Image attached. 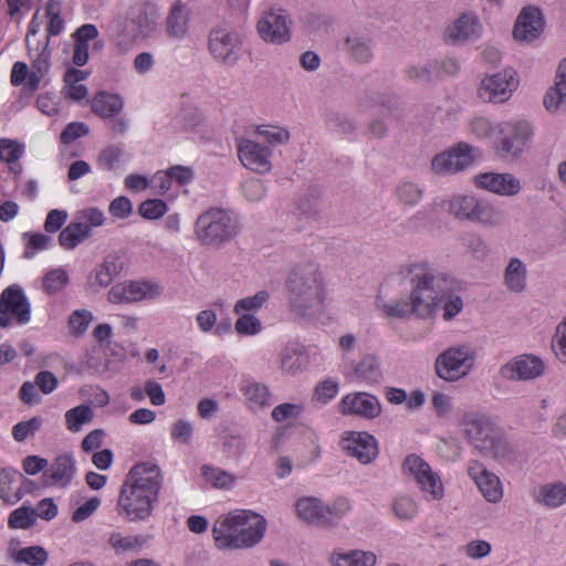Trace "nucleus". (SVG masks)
I'll use <instances>...</instances> for the list:
<instances>
[{
  "instance_id": "1",
  "label": "nucleus",
  "mask_w": 566,
  "mask_h": 566,
  "mask_svg": "<svg viewBox=\"0 0 566 566\" xmlns=\"http://www.w3.org/2000/svg\"><path fill=\"white\" fill-rule=\"evenodd\" d=\"M398 274L409 291L408 298L387 302L377 297V306L389 317H430L455 290V280L448 272L426 261L405 264Z\"/></svg>"
},
{
  "instance_id": "2",
  "label": "nucleus",
  "mask_w": 566,
  "mask_h": 566,
  "mask_svg": "<svg viewBox=\"0 0 566 566\" xmlns=\"http://www.w3.org/2000/svg\"><path fill=\"white\" fill-rule=\"evenodd\" d=\"M160 468L140 462L128 471L117 501L118 514L129 522L146 521L151 516L161 489Z\"/></svg>"
},
{
  "instance_id": "3",
  "label": "nucleus",
  "mask_w": 566,
  "mask_h": 566,
  "mask_svg": "<svg viewBox=\"0 0 566 566\" xmlns=\"http://www.w3.org/2000/svg\"><path fill=\"white\" fill-rule=\"evenodd\" d=\"M285 287L291 313L301 321L312 322L324 311L325 277L312 261L296 263L289 272Z\"/></svg>"
},
{
  "instance_id": "4",
  "label": "nucleus",
  "mask_w": 566,
  "mask_h": 566,
  "mask_svg": "<svg viewBox=\"0 0 566 566\" xmlns=\"http://www.w3.org/2000/svg\"><path fill=\"white\" fill-rule=\"evenodd\" d=\"M266 521L252 511H234L220 516L212 535L219 549H241L256 545L264 536Z\"/></svg>"
},
{
  "instance_id": "5",
  "label": "nucleus",
  "mask_w": 566,
  "mask_h": 566,
  "mask_svg": "<svg viewBox=\"0 0 566 566\" xmlns=\"http://www.w3.org/2000/svg\"><path fill=\"white\" fill-rule=\"evenodd\" d=\"M198 239L205 244H222L239 233V222L223 209L212 208L196 222Z\"/></svg>"
},
{
  "instance_id": "6",
  "label": "nucleus",
  "mask_w": 566,
  "mask_h": 566,
  "mask_svg": "<svg viewBox=\"0 0 566 566\" xmlns=\"http://www.w3.org/2000/svg\"><path fill=\"white\" fill-rule=\"evenodd\" d=\"M475 356V349L469 344L449 347L438 355L434 363L436 374L446 381L463 378L472 370Z\"/></svg>"
},
{
  "instance_id": "7",
  "label": "nucleus",
  "mask_w": 566,
  "mask_h": 566,
  "mask_svg": "<svg viewBox=\"0 0 566 566\" xmlns=\"http://www.w3.org/2000/svg\"><path fill=\"white\" fill-rule=\"evenodd\" d=\"M480 157L478 148L458 143L455 146L437 154L431 160V169L437 175H452L470 167Z\"/></svg>"
},
{
  "instance_id": "8",
  "label": "nucleus",
  "mask_w": 566,
  "mask_h": 566,
  "mask_svg": "<svg viewBox=\"0 0 566 566\" xmlns=\"http://www.w3.org/2000/svg\"><path fill=\"white\" fill-rule=\"evenodd\" d=\"M518 86L517 73L505 69L493 75H486L480 83L478 95L484 102L503 103L507 101Z\"/></svg>"
},
{
  "instance_id": "9",
  "label": "nucleus",
  "mask_w": 566,
  "mask_h": 566,
  "mask_svg": "<svg viewBox=\"0 0 566 566\" xmlns=\"http://www.w3.org/2000/svg\"><path fill=\"white\" fill-rule=\"evenodd\" d=\"M402 467L403 471L412 475L420 489L429 493L432 500L439 501L443 497L444 486L439 474L421 457L408 455Z\"/></svg>"
},
{
  "instance_id": "10",
  "label": "nucleus",
  "mask_w": 566,
  "mask_h": 566,
  "mask_svg": "<svg viewBox=\"0 0 566 566\" xmlns=\"http://www.w3.org/2000/svg\"><path fill=\"white\" fill-rule=\"evenodd\" d=\"M241 39L238 32L219 27L210 31L209 51L226 65L233 66L240 59Z\"/></svg>"
},
{
  "instance_id": "11",
  "label": "nucleus",
  "mask_w": 566,
  "mask_h": 566,
  "mask_svg": "<svg viewBox=\"0 0 566 566\" xmlns=\"http://www.w3.org/2000/svg\"><path fill=\"white\" fill-rule=\"evenodd\" d=\"M290 15L282 9H270L258 21L260 36L269 43L282 44L291 39Z\"/></svg>"
},
{
  "instance_id": "12",
  "label": "nucleus",
  "mask_w": 566,
  "mask_h": 566,
  "mask_svg": "<svg viewBox=\"0 0 566 566\" xmlns=\"http://www.w3.org/2000/svg\"><path fill=\"white\" fill-rule=\"evenodd\" d=\"M9 313L17 316L19 323L30 319V304L22 290L17 285L6 289L0 297V327H8L11 323Z\"/></svg>"
},
{
  "instance_id": "13",
  "label": "nucleus",
  "mask_w": 566,
  "mask_h": 566,
  "mask_svg": "<svg viewBox=\"0 0 566 566\" xmlns=\"http://www.w3.org/2000/svg\"><path fill=\"white\" fill-rule=\"evenodd\" d=\"M544 25V14L539 8L524 7L516 18L512 31L513 38L520 42H532L542 34Z\"/></svg>"
},
{
  "instance_id": "14",
  "label": "nucleus",
  "mask_w": 566,
  "mask_h": 566,
  "mask_svg": "<svg viewBox=\"0 0 566 566\" xmlns=\"http://www.w3.org/2000/svg\"><path fill=\"white\" fill-rule=\"evenodd\" d=\"M500 133L505 135L501 139L500 150L504 155H511L516 158L523 151L525 144L531 139L533 129L527 122L516 120L502 124Z\"/></svg>"
},
{
  "instance_id": "15",
  "label": "nucleus",
  "mask_w": 566,
  "mask_h": 566,
  "mask_svg": "<svg viewBox=\"0 0 566 566\" xmlns=\"http://www.w3.org/2000/svg\"><path fill=\"white\" fill-rule=\"evenodd\" d=\"M543 373V360L532 355L517 356L500 368V375L507 380H531Z\"/></svg>"
},
{
  "instance_id": "16",
  "label": "nucleus",
  "mask_w": 566,
  "mask_h": 566,
  "mask_svg": "<svg viewBox=\"0 0 566 566\" xmlns=\"http://www.w3.org/2000/svg\"><path fill=\"white\" fill-rule=\"evenodd\" d=\"M480 20L471 12L462 13L443 32V40L448 44H462L479 36Z\"/></svg>"
},
{
  "instance_id": "17",
  "label": "nucleus",
  "mask_w": 566,
  "mask_h": 566,
  "mask_svg": "<svg viewBox=\"0 0 566 566\" xmlns=\"http://www.w3.org/2000/svg\"><path fill=\"white\" fill-rule=\"evenodd\" d=\"M340 409L344 415L375 419L381 412V405L376 396L367 392H355L343 398Z\"/></svg>"
},
{
  "instance_id": "18",
  "label": "nucleus",
  "mask_w": 566,
  "mask_h": 566,
  "mask_svg": "<svg viewBox=\"0 0 566 566\" xmlns=\"http://www.w3.org/2000/svg\"><path fill=\"white\" fill-rule=\"evenodd\" d=\"M481 454L495 460H512L514 458V449L505 439L501 430L495 426L492 433L478 438L471 443Z\"/></svg>"
},
{
  "instance_id": "19",
  "label": "nucleus",
  "mask_w": 566,
  "mask_h": 566,
  "mask_svg": "<svg viewBox=\"0 0 566 566\" xmlns=\"http://www.w3.org/2000/svg\"><path fill=\"white\" fill-rule=\"evenodd\" d=\"M343 449L363 464L373 462L378 455L377 440L367 432H350L344 439Z\"/></svg>"
},
{
  "instance_id": "20",
  "label": "nucleus",
  "mask_w": 566,
  "mask_h": 566,
  "mask_svg": "<svg viewBox=\"0 0 566 566\" xmlns=\"http://www.w3.org/2000/svg\"><path fill=\"white\" fill-rule=\"evenodd\" d=\"M343 51L354 63L368 64L375 57V41L367 33L353 32L345 38Z\"/></svg>"
},
{
  "instance_id": "21",
  "label": "nucleus",
  "mask_w": 566,
  "mask_h": 566,
  "mask_svg": "<svg viewBox=\"0 0 566 566\" xmlns=\"http://www.w3.org/2000/svg\"><path fill=\"white\" fill-rule=\"evenodd\" d=\"M469 475L474 480L483 496L491 503H497L502 496L500 479L476 461L471 462L468 469Z\"/></svg>"
},
{
  "instance_id": "22",
  "label": "nucleus",
  "mask_w": 566,
  "mask_h": 566,
  "mask_svg": "<svg viewBox=\"0 0 566 566\" xmlns=\"http://www.w3.org/2000/svg\"><path fill=\"white\" fill-rule=\"evenodd\" d=\"M297 516L310 524L327 525L331 523V515L336 513L335 506H325L317 497H302L296 504Z\"/></svg>"
},
{
  "instance_id": "23",
  "label": "nucleus",
  "mask_w": 566,
  "mask_h": 566,
  "mask_svg": "<svg viewBox=\"0 0 566 566\" xmlns=\"http://www.w3.org/2000/svg\"><path fill=\"white\" fill-rule=\"evenodd\" d=\"M474 184L478 188L485 189L501 196H514L521 189L518 179L511 174H480L475 176Z\"/></svg>"
},
{
  "instance_id": "24",
  "label": "nucleus",
  "mask_w": 566,
  "mask_h": 566,
  "mask_svg": "<svg viewBox=\"0 0 566 566\" xmlns=\"http://www.w3.org/2000/svg\"><path fill=\"white\" fill-rule=\"evenodd\" d=\"M239 158L244 167L263 174L271 169L270 150L258 143L245 139L239 145Z\"/></svg>"
},
{
  "instance_id": "25",
  "label": "nucleus",
  "mask_w": 566,
  "mask_h": 566,
  "mask_svg": "<svg viewBox=\"0 0 566 566\" xmlns=\"http://www.w3.org/2000/svg\"><path fill=\"white\" fill-rule=\"evenodd\" d=\"M74 473L75 465L72 457L70 454L59 455L43 472V484L50 486L63 483L65 485L72 480Z\"/></svg>"
},
{
  "instance_id": "26",
  "label": "nucleus",
  "mask_w": 566,
  "mask_h": 566,
  "mask_svg": "<svg viewBox=\"0 0 566 566\" xmlns=\"http://www.w3.org/2000/svg\"><path fill=\"white\" fill-rule=\"evenodd\" d=\"M495 426V422L489 416L474 411L465 412L461 420V427L470 443H473L478 438H483L486 433L491 434Z\"/></svg>"
},
{
  "instance_id": "27",
  "label": "nucleus",
  "mask_w": 566,
  "mask_h": 566,
  "mask_svg": "<svg viewBox=\"0 0 566 566\" xmlns=\"http://www.w3.org/2000/svg\"><path fill=\"white\" fill-rule=\"evenodd\" d=\"M98 36V30L94 24L86 23L73 33L74 49L72 61L76 66H84L90 59L88 43Z\"/></svg>"
},
{
  "instance_id": "28",
  "label": "nucleus",
  "mask_w": 566,
  "mask_h": 566,
  "mask_svg": "<svg viewBox=\"0 0 566 566\" xmlns=\"http://www.w3.org/2000/svg\"><path fill=\"white\" fill-rule=\"evenodd\" d=\"M544 106L555 113L560 106L566 104V57L562 60L556 73L554 86H552L544 96Z\"/></svg>"
},
{
  "instance_id": "29",
  "label": "nucleus",
  "mask_w": 566,
  "mask_h": 566,
  "mask_svg": "<svg viewBox=\"0 0 566 566\" xmlns=\"http://www.w3.org/2000/svg\"><path fill=\"white\" fill-rule=\"evenodd\" d=\"M534 501L548 509H557L566 502V485L562 482L539 485L533 491Z\"/></svg>"
},
{
  "instance_id": "30",
  "label": "nucleus",
  "mask_w": 566,
  "mask_h": 566,
  "mask_svg": "<svg viewBox=\"0 0 566 566\" xmlns=\"http://www.w3.org/2000/svg\"><path fill=\"white\" fill-rule=\"evenodd\" d=\"M148 285L144 282H129L114 285L108 292V300L112 303H133L147 296Z\"/></svg>"
},
{
  "instance_id": "31",
  "label": "nucleus",
  "mask_w": 566,
  "mask_h": 566,
  "mask_svg": "<svg viewBox=\"0 0 566 566\" xmlns=\"http://www.w3.org/2000/svg\"><path fill=\"white\" fill-rule=\"evenodd\" d=\"M480 200L469 195L453 196L448 206V211L458 220L472 222Z\"/></svg>"
},
{
  "instance_id": "32",
  "label": "nucleus",
  "mask_w": 566,
  "mask_h": 566,
  "mask_svg": "<svg viewBox=\"0 0 566 566\" xmlns=\"http://www.w3.org/2000/svg\"><path fill=\"white\" fill-rule=\"evenodd\" d=\"M527 270L518 258H512L504 271V284L514 293H521L526 287Z\"/></svg>"
},
{
  "instance_id": "33",
  "label": "nucleus",
  "mask_w": 566,
  "mask_h": 566,
  "mask_svg": "<svg viewBox=\"0 0 566 566\" xmlns=\"http://www.w3.org/2000/svg\"><path fill=\"white\" fill-rule=\"evenodd\" d=\"M123 108V101L116 94L98 93L92 101V111L102 117H113Z\"/></svg>"
},
{
  "instance_id": "34",
  "label": "nucleus",
  "mask_w": 566,
  "mask_h": 566,
  "mask_svg": "<svg viewBox=\"0 0 566 566\" xmlns=\"http://www.w3.org/2000/svg\"><path fill=\"white\" fill-rule=\"evenodd\" d=\"M166 30L169 36L181 39L188 30V14L182 4H176L171 8L167 20Z\"/></svg>"
},
{
  "instance_id": "35",
  "label": "nucleus",
  "mask_w": 566,
  "mask_h": 566,
  "mask_svg": "<svg viewBox=\"0 0 566 566\" xmlns=\"http://www.w3.org/2000/svg\"><path fill=\"white\" fill-rule=\"evenodd\" d=\"M354 374L356 378L370 384H378L382 377L380 364L374 355L364 356L355 366Z\"/></svg>"
},
{
  "instance_id": "36",
  "label": "nucleus",
  "mask_w": 566,
  "mask_h": 566,
  "mask_svg": "<svg viewBox=\"0 0 566 566\" xmlns=\"http://www.w3.org/2000/svg\"><path fill=\"white\" fill-rule=\"evenodd\" d=\"M90 237V226L82 222H71L59 235L60 244L65 249H74Z\"/></svg>"
},
{
  "instance_id": "37",
  "label": "nucleus",
  "mask_w": 566,
  "mask_h": 566,
  "mask_svg": "<svg viewBox=\"0 0 566 566\" xmlns=\"http://www.w3.org/2000/svg\"><path fill=\"white\" fill-rule=\"evenodd\" d=\"M376 555L371 552L350 551L345 554H335L331 557V562L335 566H374L376 564Z\"/></svg>"
},
{
  "instance_id": "38",
  "label": "nucleus",
  "mask_w": 566,
  "mask_h": 566,
  "mask_svg": "<svg viewBox=\"0 0 566 566\" xmlns=\"http://www.w3.org/2000/svg\"><path fill=\"white\" fill-rule=\"evenodd\" d=\"M124 268V262L117 254H109L105 258L101 268L96 271L95 280L99 286H108L114 277L119 274Z\"/></svg>"
},
{
  "instance_id": "39",
  "label": "nucleus",
  "mask_w": 566,
  "mask_h": 566,
  "mask_svg": "<svg viewBox=\"0 0 566 566\" xmlns=\"http://www.w3.org/2000/svg\"><path fill=\"white\" fill-rule=\"evenodd\" d=\"M200 471L206 482L210 483L211 486L216 489L229 490L237 480L232 473L209 464L201 465Z\"/></svg>"
},
{
  "instance_id": "40",
  "label": "nucleus",
  "mask_w": 566,
  "mask_h": 566,
  "mask_svg": "<svg viewBox=\"0 0 566 566\" xmlns=\"http://www.w3.org/2000/svg\"><path fill=\"white\" fill-rule=\"evenodd\" d=\"M472 222L480 223L486 228H496L504 223V214L489 202L480 200Z\"/></svg>"
},
{
  "instance_id": "41",
  "label": "nucleus",
  "mask_w": 566,
  "mask_h": 566,
  "mask_svg": "<svg viewBox=\"0 0 566 566\" xmlns=\"http://www.w3.org/2000/svg\"><path fill=\"white\" fill-rule=\"evenodd\" d=\"M423 195V188L410 180L401 181L395 190V196L399 203L409 207L417 206L422 200Z\"/></svg>"
},
{
  "instance_id": "42",
  "label": "nucleus",
  "mask_w": 566,
  "mask_h": 566,
  "mask_svg": "<svg viewBox=\"0 0 566 566\" xmlns=\"http://www.w3.org/2000/svg\"><path fill=\"white\" fill-rule=\"evenodd\" d=\"M281 367L285 373L296 374L307 364V357L296 347L286 346L280 354Z\"/></svg>"
},
{
  "instance_id": "43",
  "label": "nucleus",
  "mask_w": 566,
  "mask_h": 566,
  "mask_svg": "<svg viewBox=\"0 0 566 566\" xmlns=\"http://www.w3.org/2000/svg\"><path fill=\"white\" fill-rule=\"evenodd\" d=\"M67 429L77 432L83 424L90 423L94 419V410L88 405H80L70 409L65 413Z\"/></svg>"
},
{
  "instance_id": "44",
  "label": "nucleus",
  "mask_w": 566,
  "mask_h": 566,
  "mask_svg": "<svg viewBox=\"0 0 566 566\" xmlns=\"http://www.w3.org/2000/svg\"><path fill=\"white\" fill-rule=\"evenodd\" d=\"M178 126L188 132L196 129L203 120L201 112L191 103H184L176 118Z\"/></svg>"
},
{
  "instance_id": "45",
  "label": "nucleus",
  "mask_w": 566,
  "mask_h": 566,
  "mask_svg": "<svg viewBox=\"0 0 566 566\" xmlns=\"http://www.w3.org/2000/svg\"><path fill=\"white\" fill-rule=\"evenodd\" d=\"M13 558L17 563L43 566L48 560V553L42 546H29L17 551Z\"/></svg>"
},
{
  "instance_id": "46",
  "label": "nucleus",
  "mask_w": 566,
  "mask_h": 566,
  "mask_svg": "<svg viewBox=\"0 0 566 566\" xmlns=\"http://www.w3.org/2000/svg\"><path fill=\"white\" fill-rule=\"evenodd\" d=\"M391 510L399 520L410 521L417 515L418 505L411 497L400 496L392 501Z\"/></svg>"
},
{
  "instance_id": "47",
  "label": "nucleus",
  "mask_w": 566,
  "mask_h": 566,
  "mask_svg": "<svg viewBox=\"0 0 566 566\" xmlns=\"http://www.w3.org/2000/svg\"><path fill=\"white\" fill-rule=\"evenodd\" d=\"M69 283L67 272L63 269H54L43 277V289L48 294L60 292Z\"/></svg>"
},
{
  "instance_id": "48",
  "label": "nucleus",
  "mask_w": 566,
  "mask_h": 566,
  "mask_svg": "<svg viewBox=\"0 0 566 566\" xmlns=\"http://www.w3.org/2000/svg\"><path fill=\"white\" fill-rule=\"evenodd\" d=\"M270 298L266 291H260L252 296L239 300L234 305V313L241 314L243 312H253L260 310Z\"/></svg>"
},
{
  "instance_id": "49",
  "label": "nucleus",
  "mask_w": 566,
  "mask_h": 566,
  "mask_svg": "<svg viewBox=\"0 0 566 566\" xmlns=\"http://www.w3.org/2000/svg\"><path fill=\"white\" fill-rule=\"evenodd\" d=\"M167 211V203L161 199H148L138 207L139 214L147 220H157Z\"/></svg>"
},
{
  "instance_id": "50",
  "label": "nucleus",
  "mask_w": 566,
  "mask_h": 566,
  "mask_svg": "<svg viewBox=\"0 0 566 566\" xmlns=\"http://www.w3.org/2000/svg\"><path fill=\"white\" fill-rule=\"evenodd\" d=\"M32 507L21 506L9 516V525L12 528H29L35 523Z\"/></svg>"
},
{
  "instance_id": "51",
  "label": "nucleus",
  "mask_w": 566,
  "mask_h": 566,
  "mask_svg": "<svg viewBox=\"0 0 566 566\" xmlns=\"http://www.w3.org/2000/svg\"><path fill=\"white\" fill-rule=\"evenodd\" d=\"M42 426V418L32 417L28 421L17 423L12 429V436L18 442L24 441L29 436L40 430Z\"/></svg>"
},
{
  "instance_id": "52",
  "label": "nucleus",
  "mask_w": 566,
  "mask_h": 566,
  "mask_svg": "<svg viewBox=\"0 0 566 566\" xmlns=\"http://www.w3.org/2000/svg\"><path fill=\"white\" fill-rule=\"evenodd\" d=\"M108 543L117 552H126L139 548L145 543V539L140 536L123 537L120 534L114 533L111 535Z\"/></svg>"
},
{
  "instance_id": "53",
  "label": "nucleus",
  "mask_w": 566,
  "mask_h": 566,
  "mask_svg": "<svg viewBox=\"0 0 566 566\" xmlns=\"http://www.w3.org/2000/svg\"><path fill=\"white\" fill-rule=\"evenodd\" d=\"M245 397L256 406H265L269 403L270 391L264 384L253 382L247 387Z\"/></svg>"
},
{
  "instance_id": "54",
  "label": "nucleus",
  "mask_w": 566,
  "mask_h": 566,
  "mask_svg": "<svg viewBox=\"0 0 566 566\" xmlns=\"http://www.w3.org/2000/svg\"><path fill=\"white\" fill-rule=\"evenodd\" d=\"M464 240L467 248L474 259L482 261L489 255L490 248L482 237L470 234Z\"/></svg>"
},
{
  "instance_id": "55",
  "label": "nucleus",
  "mask_w": 566,
  "mask_h": 566,
  "mask_svg": "<svg viewBox=\"0 0 566 566\" xmlns=\"http://www.w3.org/2000/svg\"><path fill=\"white\" fill-rule=\"evenodd\" d=\"M327 120H328L329 125H332V127L338 134L348 135V134H353L356 129L354 122L340 113L331 112L327 115Z\"/></svg>"
},
{
  "instance_id": "56",
  "label": "nucleus",
  "mask_w": 566,
  "mask_h": 566,
  "mask_svg": "<svg viewBox=\"0 0 566 566\" xmlns=\"http://www.w3.org/2000/svg\"><path fill=\"white\" fill-rule=\"evenodd\" d=\"M92 321V314L86 310L74 311L69 318V326L74 334H83Z\"/></svg>"
},
{
  "instance_id": "57",
  "label": "nucleus",
  "mask_w": 566,
  "mask_h": 566,
  "mask_svg": "<svg viewBox=\"0 0 566 566\" xmlns=\"http://www.w3.org/2000/svg\"><path fill=\"white\" fill-rule=\"evenodd\" d=\"M87 134L88 127L86 124L73 122L66 125L64 130L61 133L60 139L62 144L69 145Z\"/></svg>"
},
{
  "instance_id": "58",
  "label": "nucleus",
  "mask_w": 566,
  "mask_h": 566,
  "mask_svg": "<svg viewBox=\"0 0 566 566\" xmlns=\"http://www.w3.org/2000/svg\"><path fill=\"white\" fill-rule=\"evenodd\" d=\"M108 211L117 219H127L133 213V203L127 197L119 196L109 203Z\"/></svg>"
},
{
  "instance_id": "59",
  "label": "nucleus",
  "mask_w": 566,
  "mask_h": 566,
  "mask_svg": "<svg viewBox=\"0 0 566 566\" xmlns=\"http://www.w3.org/2000/svg\"><path fill=\"white\" fill-rule=\"evenodd\" d=\"M235 331L242 335H254L261 331V322L253 315L242 314L235 322Z\"/></svg>"
},
{
  "instance_id": "60",
  "label": "nucleus",
  "mask_w": 566,
  "mask_h": 566,
  "mask_svg": "<svg viewBox=\"0 0 566 566\" xmlns=\"http://www.w3.org/2000/svg\"><path fill=\"white\" fill-rule=\"evenodd\" d=\"M453 292L454 291L450 292L440 305V307L443 308V318L446 321L452 319L461 312L463 307L462 298L459 295H455Z\"/></svg>"
},
{
  "instance_id": "61",
  "label": "nucleus",
  "mask_w": 566,
  "mask_h": 566,
  "mask_svg": "<svg viewBox=\"0 0 566 566\" xmlns=\"http://www.w3.org/2000/svg\"><path fill=\"white\" fill-rule=\"evenodd\" d=\"M222 446L223 450L232 458H239L245 451V443L239 434H227L223 439Z\"/></svg>"
},
{
  "instance_id": "62",
  "label": "nucleus",
  "mask_w": 566,
  "mask_h": 566,
  "mask_svg": "<svg viewBox=\"0 0 566 566\" xmlns=\"http://www.w3.org/2000/svg\"><path fill=\"white\" fill-rule=\"evenodd\" d=\"M406 75L411 81L431 82L434 74L432 62L424 65H410L406 70Z\"/></svg>"
},
{
  "instance_id": "63",
  "label": "nucleus",
  "mask_w": 566,
  "mask_h": 566,
  "mask_svg": "<svg viewBox=\"0 0 566 566\" xmlns=\"http://www.w3.org/2000/svg\"><path fill=\"white\" fill-rule=\"evenodd\" d=\"M436 76L455 75L460 71V62L455 57H446L441 61L432 62Z\"/></svg>"
},
{
  "instance_id": "64",
  "label": "nucleus",
  "mask_w": 566,
  "mask_h": 566,
  "mask_svg": "<svg viewBox=\"0 0 566 566\" xmlns=\"http://www.w3.org/2000/svg\"><path fill=\"white\" fill-rule=\"evenodd\" d=\"M338 391V384L333 380H324L319 382L314 391V398L317 401L326 403L332 399Z\"/></svg>"
}]
</instances>
